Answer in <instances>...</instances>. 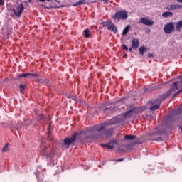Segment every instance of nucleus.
Listing matches in <instances>:
<instances>
[{
    "mask_svg": "<svg viewBox=\"0 0 182 182\" xmlns=\"http://www.w3.org/2000/svg\"><path fill=\"white\" fill-rule=\"evenodd\" d=\"M129 52H132V51H133L132 47H131V48H129Z\"/></svg>",
    "mask_w": 182,
    "mask_h": 182,
    "instance_id": "nucleus-41",
    "label": "nucleus"
},
{
    "mask_svg": "<svg viewBox=\"0 0 182 182\" xmlns=\"http://www.w3.org/2000/svg\"><path fill=\"white\" fill-rule=\"evenodd\" d=\"M181 4H172L171 6H168L167 9H168V11H174L176 9H181Z\"/></svg>",
    "mask_w": 182,
    "mask_h": 182,
    "instance_id": "nucleus-12",
    "label": "nucleus"
},
{
    "mask_svg": "<svg viewBox=\"0 0 182 182\" xmlns=\"http://www.w3.org/2000/svg\"><path fill=\"white\" fill-rule=\"evenodd\" d=\"M177 83L178 82H174L173 83V87H171L169 90H168L166 93L163 94L159 99V100H161V102L162 100H164L166 99H167V97H170V96H171V95L173 94V92H176V90H178V87L177 86Z\"/></svg>",
    "mask_w": 182,
    "mask_h": 182,
    "instance_id": "nucleus-4",
    "label": "nucleus"
},
{
    "mask_svg": "<svg viewBox=\"0 0 182 182\" xmlns=\"http://www.w3.org/2000/svg\"><path fill=\"white\" fill-rule=\"evenodd\" d=\"M105 4H109V0H102Z\"/></svg>",
    "mask_w": 182,
    "mask_h": 182,
    "instance_id": "nucleus-40",
    "label": "nucleus"
},
{
    "mask_svg": "<svg viewBox=\"0 0 182 182\" xmlns=\"http://www.w3.org/2000/svg\"><path fill=\"white\" fill-rule=\"evenodd\" d=\"M80 134V132H75L71 136V137H66L63 139V144L66 146V149H69V147L76 141V139L79 137Z\"/></svg>",
    "mask_w": 182,
    "mask_h": 182,
    "instance_id": "nucleus-2",
    "label": "nucleus"
},
{
    "mask_svg": "<svg viewBox=\"0 0 182 182\" xmlns=\"http://www.w3.org/2000/svg\"><path fill=\"white\" fill-rule=\"evenodd\" d=\"M28 2H32V0H28Z\"/></svg>",
    "mask_w": 182,
    "mask_h": 182,
    "instance_id": "nucleus-47",
    "label": "nucleus"
},
{
    "mask_svg": "<svg viewBox=\"0 0 182 182\" xmlns=\"http://www.w3.org/2000/svg\"><path fill=\"white\" fill-rule=\"evenodd\" d=\"M44 176L42 173H40L38 176H37V180L38 182H46V180H45V178H43Z\"/></svg>",
    "mask_w": 182,
    "mask_h": 182,
    "instance_id": "nucleus-23",
    "label": "nucleus"
},
{
    "mask_svg": "<svg viewBox=\"0 0 182 182\" xmlns=\"http://www.w3.org/2000/svg\"><path fill=\"white\" fill-rule=\"evenodd\" d=\"M178 2H180L181 4H182V0H177Z\"/></svg>",
    "mask_w": 182,
    "mask_h": 182,
    "instance_id": "nucleus-45",
    "label": "nucleus"
},
{
    "mask_svg": "<svg viewBox=\"0 0 182 182\" xmlns=\"http://www.w3.org/2000/svg\"><path fill=\"white\" fill-rule=\"evenodd\" d=\"M19 89H20V91H21V92H23V90H25V85H23V84H21V85H19Z\"/></svg>",
    "mask_w": 182,
    "mask_h": 182,
    "instance_id": "nucleus-31",
    "label": "nucleus"
},
{
    "mask_svg": "<svg viewBox=\"0 0 182 182\" xmlns=\"http://www.w3.org/2000/svg\"><path fill=\"white\" fill-rule=\"evenodd\" d=\"M174 23H168L164 27V31L167 34L170 35L171 33H173L174 32Z\"/></svg>",
    "mask_w": 182,
    "mask_h": 182,
    "instance_id": "nucleus-7",
    "label": "nucleus"
},
{
    "mask_svg": "<svg viewBox=\"0 0 182 182\" xmlns=\"http://www.w3.org/2000/svg\"><path fill=\"white\" fill-rule=\"evenodd\" d=\"M108 31H111V32H113L114 33H117L118 30L117 27H116V25L114 23H111L109 24V26L108 27Z\"/></svg>",
    "mask_w": 182,
    "mask_h": 182,
    "instance_id": "nucleus-14",
    "label": "nucleus"
},
{
    "mask_svg": "<svg viewBox=\"0 0 182 182\" xmlns=\"http://www.w3.org/2000/svg\"><path fill=\"white\" fill-rule=\"evenodd\" d=\"M117 144V141H111L109 143H107V144H101L102 147H106L107 150H112L114 149V146Z\"/></svg>",
    "mask_w": 182,
    "mask_h": 182,
    "instance_id": "nucleus-8",
    "label": "nucleus"
},
{
    "mask_svg": "<svg viewBox=\"0 0 182 182\" xmlns=\"http://www.w3.org/2000/svg\"><path fill=\"white\" fill-rule=\"evenodd\" d=\"M148 58H154V53H149L148 55Z\"/></svg>",
    "mask_w": 182,
    "mask_h": 182,
    "instance_id": "nucleus-37",
    "label": "nucleus"
},
{
    "mask_svg": "<svg viewBox=\"0 0 182 182\" xmlns=\"http://www.w3.org/2000/svg\"><path fill=\"white\" fill-rule=\"evenodd\" d=\"M178 93H182V89L178 91Z\"/></svg>",
    "mask_w": 182,
    "mask_h": 182,
    "instance_id": "nucleus-44",
    "label": "nucleus"
},
{
    "mask_svg": "<svg viewBox=\"0 0 182 182\" xmlns=\"http://www.w3.org/2000/svg\"><path fill=\"white\" fill-rule=\"evenodd\" d=\"M141 23H142L143 25H146V26H151L154 25V21H153V20H149L146 18H141Z\"/></svg>",
    "mask_w": 182,
    "mask_h": 182,
    "instance_id": "nucleus-10",
    "label": "nucleus"
},
{
    "mask_svg": "<svg viewBox=\"0 0 182 182\" xmlns=\"http://www.w3.org/2000/svg\"><path fill=\"white\" fill-rule=\"evenodd\" d=\"M182 21H178L176 23V29L177 32H181Z\"/></svg>",
    "mask_w": 182,
    "mask_h": 182,
    "instance_id": "nucleus-20",
    "label": "nucleus"
},
{
    "mask_svg": "<svg viewBox=\"0 0 182 182\" xmlns=\"http://www.w3.org/2000/svg\"><path fill=\"white\" fill-rule=\"evenodd\" d=\"M137 136L136 135L126 134L124 138L125 140H134Z\"/></svg>",
    "mask_w": 182,
    "mask_h": 182,
    "instance_id": "nucleus-19",
    "label": "nucleus"
},
{
    "mask_svg": "<svg viewBox=\"0 0 182 182\" xmlns=\"http://www.w3.org/2000/svg\"><path fill=\"white\" fill-rule=\"evenodd\" d=\"M124 158H122V159H119L118 160H114V161H116L117 163H119L120 161H124Z\"/></svg>",
    "mask_w": 182,
    "mask_h": 182,
    "instance_id": "nucleus-36",
    "label": "nucleus"
},
{
    "mask_svg": "<svg viewBox=\"0 0 182 182\" xmlns=\"http://www.w3.org/2000/svg\"><path fill=\"white\" fill-rule=\"evenodd\" d=\"M135 110H136V108H133V109L126 112L124 114V117H127V118L132 117V116H133V113H134Z\"/></svg>",
    "mask_w": 182,
    "mask_h": 182,
    "instance_id": "nucleus-15",
    "label": "nucleus"
},
{
    "mask_svg": "<svg viewBox=\"0 0 182 182\" xmlns=\"http://www.w3.org/2000/svg\"><path fill=\"white\" fill-rule=\"evenodd\" d=\"M95 132H104L106 129V124H96L95 125Z\"/></svg>",
    "mask_w": 182,
    "mask_h": 182,
    "instance_id": "nucleus-11",
    "label": "nucleus"
},
{
    "mask_svg": "<svg viewBox=\"0 0 182 182\" xmlns=\"http://www.w3.org/2000/svg\"><path fill=\"white\" fill-rule=\"evenodd\" d=\"M5 5V0H0V6H4Z\"/></svg>",
    "mask_w": 182,
    "mask_h": 182,
    "instance_id": "nucleus-34",
    "label": "nucleus"
},
{
    "mask_svg": "<svg viewBox=\"0 0 182 182\" xmlns=\"http://www.w3.org/2000/svg\"><path fill=\"white\" fill-rule=\"evenodd\" d=\"M25 11V6L23 4H20L12 9L13 13L17 18H21L22 13Z\"/></svg>",
    "mask_w": 182,
    "mask_h": 182,
    "instance_id": "nucleus-5",
    "label": "nucleus"
},
{
    "mask_svg": "<svg viewBox=\"0 0 182 182\" xmlns=\"http://www.w3.org/2000/svg\"><path fill=\"white\" fill-rule=\"evenodd\" d=\"M151 106L149 107V110L154 112V110H159L160 109V105H161V100L160 99H156L154 101H149Z\"/></svg>",
    "mask_w": 182,
    "mask_h": 182,
    "instance_id": "nucleus-6",
    "label": "nucleus"
},
{
    "mask_svg": "<svg viewBox=\"0 0 182 182\" xmlns=\"http://www.w3.org/2000/svg\"><path fill=\"white\" fill-rule=\"evenodd\" d=\"M139 55H141V56H143V55H144V53L147 52V48H146V46H141L139 49Z\"/></svg>",
    "mask_w": 182,
    "mask_h": 182,
    "instance_id": "nucleus-17",
    "label": "nucleus"
},
{
    "mask_svg": "<svg viewBox=\"0 0 182 182\" xmlns=\"http://www.w3.org/2000/svg\"><path fill=\"white\" fill-rule=\"evenodd\" d=\"M181 79V82L182 83V76L179 77Z\"/></svg>",
    "mask_w": 182,
    "mask_h": 182,
    "instance_id": "nucleus-46",
    "label": "nucleus"
},
{
    "mask_svg": "<svg viewBox=\"0 0 182 182\" xmlns=\"http://www.w3.org/2000/svg\"><path fill=\"white\" fill-rule=\"evenodd\" d=\"M53 151L50 147H48L46 143L42 142L40 146L41 156L44 157H53Z\"/></svg>",
    "mask_w": 182,
    "mask_h": 182,
    "instance_id": "nucleus-1",
    "label": "nucleus"
},
{
    "mask_svg": "<svg viewBox=\"0 0 182 182\" xmlns=\"http://www.w3.org/2000/svg\"><path fill=\"white\" fill-rule=\"evenodd\" d=\"M102 110H104V112H107V110H113V107H105L102 108Z\"/></svg>",
    "mask_w": 182,
    "mask_h": 182,
    "instance_id": "nucleus-29",
    "label": "nucleus"
},
{
    "mask_svg": "<svg viewBox=\"0 0 182 182\" xmlns=\"http://www.w3.org/2000/svg\"><path fill=\"white\" fill-rule=\"evenodd\" d=\"M143 144V141H136L135 142V144Z\"/></svg>",
    "mask_w": 182,
    "mask_h": 182,
    "instance_id": "nucleus-38",
    "label": "nucleus"
},
{
    "mask_svg": "<svg viewBox=\"0 0 182 182\" xmlns=\"http://www.w3.org/2000/svg\"><path fill=\"white\" fill-rule=\"evenodd\" d=\"M82 36L86 39H89L90 38V30L89 28L85 29L82 32Z\"/></svg>",
    "mask_w": 182,
    "mask_h": 182,
    "instance_id": "nucleus-16",
    "label": "nucleus"
},
{
    "mask_svg": "<svg viewBox=\"0 0 182 182\" xmlns=\"http://www.w3.org/2000/svg\"><path fill=\"white\" fill-rule=\"evenodd\" d=\"M129 31H130V25L127 26L124 28L123 32H122L123 36H126V35H127Z\"/></svg>",
    "mask_w": 182,
    "mask_h": 182,
    "instance_id": "nucleus-22",
    "label": "nucleus"
},
{
    "mask_svg": "<svg viewBox=\"0 0 182 182\" xmlns=\"http://www.w3.org/2000/svg\"><path fill=\"white\" fill-rule=\"evenodd\" d=\"M110 23H112L111 21H104L102 23V26L108 28L110 26Z\"/></svg>",
    "mask_w": 182,
    "mask_h": 182,
    "instance_id": "nucleus-25",
    "label": "nucleus"
},
{
    "mask_svg": "<svg viewBox=\"0 0 182 182\" xmlns=\"http://www.w3.org/2000/svg\"><path fill=\"white\" fill-rule=\"evenodd\" d=\"M123 58H127V54H124Z\"/></svg>",
    "mask_w": 182,
    "mask_h": 182,
    "instance_id": "nucleus-43",
    "label": "nucleus"
},
{
    "mask_svg": "<svg viewBox=\"0 0 182 182\" xmlns=\"http://www.w3.org/2000/svg\"><path fill=\"white\" fill-rule=\"evenodd\" d=\"M31 77H39V75L38 73H30V78Z\"/></svg>",
    "mask_w": 182,
    "mask_h": 182,
    "instance_id": "nucleus-30",
    "label": "nucleus"
},
{
    "mask_svg": "<svg viewBox=\"0 0 182 182\" xmlns=\"http://www.w3.org/2000/svg\"><path fill=\"white\" fill-rule=\"evenodd\" d=\"M38 120H42L43 122H46V117L43 114H40L38 115Z\"/></svg>",
    "mask_w": 182,
    "mask_h": 182,
    "instance_id": "nucleus-24",
    "label": "nucleus"
},
{
    "mask_svg": "<svg viewBox=\"0 0 182 182\" xmlns=\"http://www.w3.org/2000/svg\"><path fill=\"white\" fill-rule=\"evenodd\" d=\"M122 48L124 50H129V48H127V46H126L125 44H122Z\"/></svg>",
    "mask_w": 182,
    "mask_h": 182,
    "instance_id": "nucleus-33",
    "label": "nucleus"
},
{
    "mask_svg": "<svg viewBox=\"0 0 182 182\" xmlns=\"http://www.w3.org/2000/svg\"><path fill=\"white\" fill-rule=\"evenodd\" d=\"M132 46L133 49H137L139 46H140V41H139V39L137 38H134L132 41Z\"/></svg>",
    "mask_w": 182,
    "mask_h": 182,
    "instance_id": "nucleus-13",
    "label": "nucleus"
},
{
    "mask_svg": "<svg viewBox=\"0 0 182 182\" xmlns=\"http://www.w3.org/2000/svg\"><path fill=\"white\" fill-rule=\"evenodd\" d=\"M51 164L53 167H55V161L54 160H51Z\"/></svg>",
    "mask_w": 182,
    "mask_h": 182,
    "instance_id": "nucleus-39",
    "label": "nucleus"
},
{
    "mask_svg": "<svg viewBox=\"0 0 182 182\" xmlns=\"http://www.w3.org/2000/svg\"><path fill=\"white\" fill-rule=\"evenodd\" d=\"M86 132H88L89 133H95V132H96V129L95 128V125L91 128H87Z\"/></svg>",
    "mask_w": 182,
    "mask_h": 182,
    "instance_id": "nucleus-27",
    "label": "nucleus"
},
{
    "mask_svg": "<svg viewBox=\"0 0 182 182\" xmlns=\"http://www.w3.org/2000/svg\"><path fill=\"white\" fill-rule=\"evenodd\" d=\"M114 21H126L129 18V14L127 11L122 10L119 11L115 12L114 16H113Z\"/></svg>",
    "mask_w": 182,
    "mask_h": 182,
    "instance_id": "nucleus-3",
    "label": "nucleus"
},
{
    "mask_svg": "<svg viewBox=\"0 0 182 182\" xmlns=\"http://www.w3.org/2000/svg\"><path fill=\"white\" fill-rule=\"evenodd\" d=\"M3 153H5V151H8V144H6L2 149Z\"/></svg>",
    "mask_w": 182,
    "mask_h": 182,
    "instance_id": "nucleus-32",
    "label": "nucleus"
},
{
    "mask_svg": "<svg viewBox=\"0 0 182 182\" xmlns=\"http://www.w3.org/2000/svg\"><path fill=\"white\" fill-rule=\"evenodd\" d=\"M153 140H154L155 141H159L160 140H163V138H161V136L158 137L157 139H154Z\"/></svg>",
    "mask_w": 182,
    "mask_h": 182,
    "instance_id": "nucleus-35",
    "label": "nucleus"
},
{
    "mask_svg": "<svg viewBox=\"0 0 182 182\" xmlns=\"http://www.w3.org/2000/svg\"><path fill=\"white\" fill-rule=\"evenodd\" d=\"M86 2V0H80L79 1L76 2L73 6H77L79 5H83Z\"/></svg>",
    "mask_w": 182,
    "mask_h": 182,
    "instance_id": "nucleus-26",
    "label": "nucleus"
},
{
    "mask_svg": "<svg viewBox=\"0 0 182 182\" xmlns=\"http://www.w3.org/2000/svg\"><path fill=\"white\" fill-rule=\"evenodd\" d=\"M177 95H180V93H178V92H176V93H175L174 95H173V97H176V96H177Z\"/></svg>",
    "mask_w": 182,
    "mask_h": 182,
    "instance_id": "nucleus-42",
    "label": "nucleus"
},
{
    "mask_svg": "<svg viewBox=\"0 0 182 182\" xmlns=\"http://www.w3.org/2000/svg\"><path fill=\"white\" fill-rule=\"evenodd\" d=\"M114 134V128H108V129H105L104 131L102 132V134L105 136L106 137H110L112 134Z\"/></svg>",
    "mask_w": 182,
    "mask_h": 182,
    "instance_id": "nucleus-9",
    "label": "nucleus"
},
{
    "mask_svg": "<svg viewBox=\"0 0 182 182\" xmlns=\"http://www.w3.org/2000/svg\"><path fill=\"white\" fill-rule=\"evenodd\" d=\"M31 73H22L18 75L17 79H21V77H28L31 79Z\"/></svg>",
    "mask_w": 182,
    "mask_h": 182,
    "instance_id": "nucleus-18",
    "label": "nucleus"
},
{
    "mask_svg": "<svg viewBox=\"0 0 182 182\" xmlns=\"http://www.w3.org/2000/svg\"><path fill=\"white\" fill-rule=\"evenodd\" d=\"M48 80H43L42 78H38V79H36V81L38 82V83H46V81Z\"/></svg>",
    "mask_w": 182,
    "mask_h": 182,
    "instance_id": "nucleus-28",
    "label": "nucleus"
},
{
    "mask_svg": "<svg viewBox=\"0 0 182 182\" xmlns=\"http://www.w3.org/2000/svg\"><path fill=\"white\" fill-rule=\"evenodd\" d=\"M162 16L164 18H171V16H173V13L170 11H165L162 14Z\"/></svg>",
    "mask_w": 182,
    "mask_h": 182,
    "instance_id": "nucleus-21",
    "label": "nucleus"
}]
</instances>
